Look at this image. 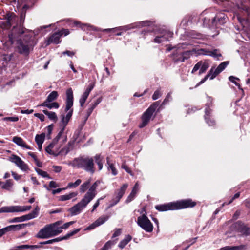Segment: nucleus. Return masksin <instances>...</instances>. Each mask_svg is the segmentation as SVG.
<instances>
[{
	"mask_svg": "<svg viewBox=\"0 0 250 250\" xmlns=\"http://www.w3.org/2000/svg\"><path fill=\"white\" fill-rule=\"evenodd\" d=\"M94 159L96 163H98V162H104V158L101 155V154H96L94 157Z\"/></svg>",
	"mask_w": 250,
	"mask_h": 250,
	"instance_id": "obj_54",
	"label": "nucleus"
},
{
	"mask_svg": "<svg viewBox=\"0 0 250 250\" xmlns=\"http://www.w3.org/2000/svg\"><path fill=\"white\" fill-rule=\"evenodd\" d=\"M209 56L215 58H217L221 56V54L218 52V50L214 49L213 51H209Z\"/></svg>",
	"mask_w": 250,
	"mask_h": 250,
	"instance_id": "obj_44",
	"label": "nucleus"
},
{
	"mask_svg": "<svg viewBox=\"0 0 250 250\" xmlns=\"http://www.w3.org/2000/svg\"><path fill=\"white\" fill-rule=\"evenodd\" d=\"M69 25L72 26H79L82 29H83V30H85L86 27H88V28H89L90 29L92 30H98L96 27H95L93 26L88 25L86 24H82L79 22L77 21H74L72 22Z\"/></svg>",
	"mask_w": 250,
	"mask_h": 250,
	"instance_id": "obj_23",
	"label": "nucleus"
},
{
	"mask_svg": "<svg viewBox=\"0 0 250 250\" xmlns=\"http://www.w3.org/2000/svg\"><path fill=\"white\" fill-rule=\"evenodd\" d=\"M37 237L42 239L48 238L54 236L50 225H46L37 234Z\"/></svg>",
	"mask_w": 250,
	"mask_h": 250,
	"instance_id": "obj_12",
	"label": "nucleus"
},
{
	"mask_svg": "<svg viewBox=\"0 0 250 250\" xmlns=\"http://www.w3.org/2000/svg\"><path fill=\"white\" fill-rule=\"evenodd\" d=\"M59 95L57 91H53L47 96L46 99L44 101L46 102H54L56 100Z\"/></svg>",
	"mask_w": 250,
	"mask_h": 250,
	"instance_id": "obj_32",
	"label": "nucleus"
},
{
	"mask_svg": "<svg viewBox=\"0 0 250 250\" xmlns=\"http://www.w3.org/2000/svg\"><path fill=\"white\" fill-rule=\"evenodd\" d=\"M13 212H24L27 210H29L31 208V206H13Z\"/></svg>",
	"mask_w": 250,
	"mask_h": 250,
	"instance_id": "obj_28",
	"label": "nucleus"
},
{
	"mask_svg": "<svg viewBox=\"0 0 250 250\" xmlns=\"http://www.w3.org/2000/svg\"><path fill=\"white\" fill-rule=\"evenodd\" d=\"M61 34L59 32L54 33L51 37H49L47 41V45H49L51 43L55 44H58L61 42L60 37Z\"/></svg>",
	"mask_w": 250,
	"mask_h": 250,
	"instance_id": "obj_20",
	"label": "nucleus"
},
{
	"mask_svg": "<svg viewBox=\"0 0 250 250\" xmlns=\"http://www.w3.org/2000/svg\"><path fill=\"white\" fill-rule=\"evenodd\" d=\"M59 187L58 184L55 181H51L49 183V187L51 188H56Z\"/></svg>",
	"mask_w": 250,
	"mask_h": 250,
	"instance_id": "obj_63",
	"label": "nucleus"
},
{
	"mask_svg": "<svg viewBox=\"0 0 250 250\" xmlns=\"http://www.w3.org/2000/svg\"><path fill=\"white\" fill-rule=\"evenodd\" d=\"M106 160H107V165H108V166H107L108 170H111L112 173L113 175H117V171L116 169L115 168V167H114V165L112 163H111L110 162L109 158L107 157Z\"/></svg>",
	"mask_w": 250,
	"mask_h": 250,
	"instance_id": "obj_34",
	"label": "nucleus"
},
{
	"mask_svg": "<svg viewBox=\"0 0 250 250\" xmlns=\"http://www.w3.org/2000/svg\"><path fill=\"white\" fill-rule=\"evenodd\" d=\"M39 208L38 207H36L35 209L33 210L31 213L26 214V217L27 220L35 218L36 217L38 214Z\"/></svg>",
	"mask_w": 250,
	"mask_h": 250,
	"instance_id": "obj_35",
	"label": "nucleus"
},
{
	"mask_svg": "<svg viewBox=\"0 0 250 250\" xmlns=\"http://www.w3.org/2000/svg\"><path fill=\"white\" fill-rule=\"evenodd\" d=\"M82 182V180L81 179H77L74 183L73 182H70L68 184L66 188L65 189L67 188H76L79 185H80V184Z\"/></svg>",
	"mask_w": 250,
	"mask_h": 250,
	"instance_id": "obj_38",
	"label": "nucleus"
},
{
	"mask_svg": "<svg viewBox=\"0 0 250 250\" xmlns=\"http://www.w3.org/2000/svg\"><path fill=\"white\" fill-rule=\"evenodd\" d=\"M39 106L46 107L50 109L53 108L58 109L60 106L59 104L57 102L46 101H44L42 104H41Z\"/></svg>",
	"mask_w": 250,
	"mask_h": 250,
	"instance_id": "obj_22",
	"label": "nucleus"
},
{
	"mask_svg": "<svg viewBox=\"0 0 250 250\" xmlns=\"http://www.w3.org/2000/svg\"><path fill=\"white\" fill-rule=\"evenodd\" d=\"M9 159L10 161L14 163L21 170L26 171L29 169L28 165L18 156L12 154Z\"/></svg>",
	"mask_w": 250,
	"mask_h": 250,
	"instance_id": "obj_10",
	"label": "nucleus"
},
{
	"mask_svg": "<svg viewBox=\"0 0 250 250\" xmlns=\"http://www.w3.org/2000/svg\"><path fill=\"white\" fill-rule=\"evenodd\" d=\"M89 94V93H88L87 92H86L85 91H84V93L83 94L81 98L79 100V103L80 104L81 106H83V105Z\"/></svg>",
	"mask_w": 250,
	"mask_h": 250,
	"instance_id": "obj_41",
	"label": "nucleus"
},
{
	"mask_svg": "<svg viewBox=\"0 0 250 250\" xmlns=\"http://www.w3.org/2000/svg\"><path fill=\"white\" fill-rule=\"evenodd\" d=\"M158 103L159 102L154 103L142 114L141 117L142 122L139 125L140 128H142L144 127L149 123L156 108L159 105Z\"/></svg>",
	"mask_w": 250,
	"mask_h": 250,
	"instance_id": "obj_5",
	"label": "nucleus"
},
{
	"mask_svg": "<svg viewBox=\"0 0 250 250\" xmlns=\"http://www.w3.org/2000/svg\"><path fill=\"white\" fill-rule=\"evenodd\" d=\"M173 33L169 31L165 30L160 31V35L156 36L154 39V42L157 43H162L169 40V39L172 37Z\"/></svg>",
	"mask_w": 250,
	"mask_h": 250,
	"instance_id": "obj_11",
	"label": "nucleus"
},
{
	"mask_svg": "<svg viewBox=\"0 0 250 250\" xmlns=\"http://www.w3.org/2000/svg\"><path fill=\"white\" fill-rule=\"evenodd\" d=\"M12 141L15 143L17 145L25 148L27 149H31V147L27 145L24 141L20 137L15 136L12 139Z\"/></svg>",
	"mask_w": 250,
	"mask_h": 250,
	"instance_id": "obj_19",
	"label": "nucleus"
},
{
	"mask_svg": "<svg viewBox=\"0 0 250 250\" xmlns=\"http://www.w3.org/2000/svg\"><path fill=\"white\" fill-rule=\"evenodd\" d=\"M175 210L192 208L196 206V203L190 199L181 200L174 202Z\"/></svg>",
	"mask_w": 250,
	"mask_h": 250,
	"instance_id": "obj_9",
	"label": "nucleus"
},
{
	"mask_svg": "<svg viewBox=\"0 0 250 250\" xmlns=\"http://www.w3.org/2000/svg\"><path fill=\"white\" fill-rule=\"evenodd\" d=\"M131 239L132 237L130 235H128L126 236L119 244V247L121 249H123L131 241Z\"/></svg>",
	"mask_w": 250,
	"mask_h": 250,
	"instance_id": "obj_31",
	"label": "nucleus"
},
{
	"mask_svg": "<svg viewBox=\"0 0 250 250\" xmlns=\"http://www.w3.org/2000/svg\"><path fill=\"white\" fill-rule=\"evenodd\" d=\"M91 181V179L89 178L86 181L83 182L80 187V191L81 193H84L87 190H89V188L93 184V183L90 186V184Z\"/></svg>",
	"mask_w": 250,
	"mask_h": 250,
	"instance_id": "obj_25",
	"label": "nucleus"
},
{
	"mask_svg": "<svg viewBox=\"0 0 250 250\" xmlns=\"http://www.w3.org/2000/svg\"><path fill=\"white\" fill-rule=\"evenodd\" d=\"M18 34L19 36L23 37L17 40L16 48L21 54L27 55L33 50L36 42L34 36L38 34L36 31L26 29L24 27H20Z\"/></svg>",
	"mask_w": 250,
	"mask_h": 250,
	"instance_id": "obj_2",
	"label": "nucleus"
},
{
	"mask_svg": "<svg viewBox=\"0 0 250 250\" xmlns=\"http://www.w3.org/2000/svg\"><path fill=\"white\" fill-rule=\"evenodd\" d=\"M59 33H60V34H61L62 36V35H64V36L68 35L70 33V32L68 30V29H63L61 31H59Z\"/></svg>",
	"mask_w": 250,
	"mask_h": 250,
	"instance_id": "obj_62",
	"label": "nucleus"
},
{
	"mask_svg": "<svg viewBox=\"0 0 250 250\" xmlns=\"http://www.w3.org/2000/svg\"><path fill=\"white\" fill-rule=\"evenodd\" d=\"M3 120L10 122H17L19 120V118L17 116L15 117H7L3 118Z\"/></svg>",
	"mask_w": 250,
	"mask_h": 250,
	"instance_id": "obj_50",
	"label": "nucleus"
},
{
	"mask_svg": "<svg viewBox=\"0 0 250 250\" xmlns=\"http://www.w3.org/2000/svg\"><path fill=\"white\" fill-rule=\"evenodd\" d=\"M137 224L147 232H151L153 231V225L148 217L145 214L138 217Z\"/></svg>",
	"mask_w": 250,
	"mask_h": 250,
	"instance_id": "obj_6",
	"label": "nucleus"
},
{
	"mask_svg": "<svg viewBox=\"0 0 250 250\" xmlns=\"http://www.w3.org/2000/svg\"><path fill=\"white\" fill-rule=\"evenodd\" d=\"M108 218L109 216L104 215L99 217L95 222H96V224H97L98 226H99L106 222L108 219Z\"/></svg>",
	"mask_w": 250,
	"mask_h": 250,
	"instance_id": "obj_39",
	"label": "nucleus"
},
{
	"mask_svg": "<svg viewBox=\"0 0 250 250\" xmlns=\"http://www.w3.org/2000/svg\"><path fill=\"white\" fill-rule=\"evenodd\" d=\"M128 187V185L127 184H124L120 189L117 190L115 192L114 197L112 199L111 203L108 207V208L113 207V206H114L119 203V202L120 201V200L125 194Z\"/></svg>",
	"mask_w": 250,
	"mask_h": 250,
	"instance_id": "obj_7",
	"label": "nucleus"
},
{
	"mask_svg": "<svg viewBox=\"0 0 250 250\" xmlns=\"http://www.w3.org/2000/svg\"><path fill=\"white\" fill-rule=\"evenodd\" d=\"M74 221H71V222H69L64 224L62 226H61V230L62 231V229H67L70 225L74 224Z\"/></svg>",
	"mask_w": 250,
	"mask_h": 250,
	"instance_id": "obj_59",
	"label": "nucleus"
},
{
	"mask_svg": "<svg viewBox=\"0 0 250 250\" xmlns=\"http://www.w3.org/2000/svg\"><path fill=\"white\" fill-rule=\"evenodd\" d=\"M62 224L61 221H57L54 223L49 224L54 236H56L62 232L60 225Z\"/></svg>",
	"mask_w": 250,
	"mask_h": 250,
	"instance_id": "obj_15",
	"label": "nucleus"
},
{
	"mask_svg": "<svg viewBox=\"0 0 250 250\" xmlns=\"http://www.w3.org/2000/svg\"><path fill=\"white\" fill-rule=\"evenodd\" d=\"M182 58L183 57H182V54L180 53L177 55H174V56L173 57V59H174V61L176 62H182L181 61V60H182V59H183Z\"/></svg>",
	"mask_w": 250,
	"mask_h": 250,
	"instance_id": "obj_58",
	"label": "nucleus"
},
{
	"mask_svg": "<svg viewBox=\"0 0 250 250\" xmlns=\"http://www.w3.org/2000/svg\"><path fill=\"white\" fill-rule=\"evenodd\" d=\"M121 233V229H115L114 232L113 234L112 237H116L119 236Z\"/></svg>",
	"mask_w": 250,
	"mask_h": 250,
	"instance_id": "obj_60",
	"label": "nucleus"
},
{
	"mask_svg": "<svg viewBox=\"0 0 250 250\" xmlns=\"http://www.w3.org/2000/svg\"><path fill=\"white\" fill-rule=\"evenodd\" d=\"M132 28H133V27L131 25H128L123 26H120L116 28L105 29L103 30V31L112 32V33H115V34L116 35V33H117L118 31H126Z\"/></svg>",
	"mask_w": 250,
	"mask_h": 250,
	"instance_id": "obj_17",
	"label": "nucleus"
},
{
	"mask_svg": "<svg viewBox=\"0 0 250 250\" xmlns=\"http://www.w3.org/2000/svg\"><path fill=\"white\" fill-rule=\"evenodd\" d=\"M201 61H199L195 65V66H194V67L192 70V73L195 72L196 71H197L198 70H200L201 65Z\"/></svg>",
	"mask_w": 250,
	"mask_h": 250,
	"instance_id": "obj_53",
	"label": "nucleus"
},
{
	"mask_svg": "<svg viewBox=\"0 0 250 250\" xmlns=\"http://www.w3.org/2000/svg\"><path fill=\"white\" fill-rule=\"evenodd\" d=\"M219 74L216 71L214 67H212L209 70L208 73L205 77V78L202 79L199 83V84L197 85H199L200 84L203 83L208 78H210V80L213 79L214 78L216 77Z\"/></svg>",
	"mask_w": 250,
	"mask_h": 250,
	"instance_id": "obj_18",
	"label": "nucleus"
},
{
	"mask_svg": "<svg viewBox=\"0 0 250 250\" xmlns=\"http://www.w3.org/2000/svg\"><path fill=\"white\" fill-rule=\"evenodd\" d=\"M66 99L64 111L66 113V114H62L60 115V130L56 137L55 141L60 139L62 142H66L67 141V135L64 134V132L66 126L71 118L73 112L72 107L73 105L74 98L73 91L71 88H68L66 90Z\"/></svg>",
	"mask_w": 250,
	"mask_h": 250,
	"instance_id": "obj_1",
	"label": "nucleus"
},
{
	"mask_svg": "<svg viewBox=\"0 0 250 250\" xmlns=\"http://www.w3.org/2000/svg\"><path fill=\"white\" fill-rule=\"evenodd\" d=\"M101 182L96 181L87 190L82 199L77 204L70 208L68 211L71 216H76L80 214L87 205L95 198L97 195L96 189Z\"/></svg>",
	"mask_w": 250,
	"mask_h": 250,
	"instance_id": "obj_3",
	"label": "nucleus"
},
{
	"mask_svg": "<svg viewBox=\"0 0 250 250\" xmlns=\"http://www.w3.org/2000/svg\"><path fill=\"white\" fill-rule=\"evenodd\" d=\"M94 86H95V83H93V82L89 84V85L88 86V87L86 88L85 91L89 94L90 92L91 91V90L93 89Z\"/></svg>",
	"mask_w": 250,
	"mask_h": 250,
	"instance_id": "obj_57",
	"label": "nucleus"
},
{
	"mask_svg": "<svg viewBox=\"0 0 250 250\" xmlns=\"http://www.w3.org/2000/svg\"><path fill=\"white\" fill-rule=\"evenodd\" d=\"M172 97L171 96V93H169L167 94L166 97L165 98L164 100L163 101L162 105H164L166 104H167L169 101H171L172 100Z\"/></svg>",
	"mask_w": 250,
	"mask_h": 250,
	"instance_id": "obj_49",
	"label": "nucleus"
},
{
	"mask_svg": "<svg viewBox=\"0 0 250 250\" xmlns=\"http://www.w3.org/2000/svg\"><path fill=\"white\" fill-rule=\"evenodd\" d=\"M13 185L14 183L12 180L8 179L7 180L6 182L2 184L1 186V188L9 191H13Z\"/></svg>",
	"mask_w": 250,
	"mask_h": 250,
	"instance_id": "obj_26",
	"label": "nucleus"
},
{
	"mask_svg": "<svg viewBox=\"0 0 250 250\" xmlns=\"http://www.w3.org/2000/svg\"><path fill=\"white\" fill-rule=\"evenodd\" d=\"M155 208L159 211H166L169 210H175L174 202L167 204L159 205L155 206Z\"/></svg>",
	"mask_w": 250,
	"mask_h": 250,
	"instance_id": "obj_14",
	"label": "nucleus"
},
{
	"mask_svg": "<svg viewBox=\"0 0 250 250\" xmlns=\"http://www.w3.org/2000/svg\"><path fill=\"white\" fill-rule=\"evenodd\" d=\"M229 80L232 83H234L236 86H238L240 88L239 84L236 81V80H239V79L234 76H231L229 78Z\"/></svg>",
	"mask_w": 250,
	"mask_h": 250,
	"instance_id": "obj_52",
	"label": "nucleus"
},
{
	"mask_svg": "<svg viewBox=\"0 0 250 250\" xmlns=\"http://www.w3.org/2000/svg\"><path fill=\"white\" fill-rule=\"evenodd\" d=\"M201 61V69L199 70V74L201 75L206 72L209 66V63L208 61L205 60L204 61Z\"/></svg>",
	"mask_w": 250,
	"mask_h": 250,
	"instance_id": "obj_30",
	"label": "nucleus"
},
{
	"mask_svg": "<svg viewBox=\"0 0 250 250\" xmlns=\"http://www.w3.org/2000/svg\"><path fill=\"white\" fill-rule=\"evenodd\" d=\"M36 171L38 174L42 176V177L48 178V179H50V177H49V175L47 174L46 172L43 171L40 169H37Z\"/></svg>",
	"mask_w": 250,
	"mask_h": 250,
	"instance_id": "obj_45",
	"label": "nucleus"
},
{
	"mask_svg": "<svg viewBox=\"0 0 250 250\" xmlns=\"http://www.w3.org/2000/svg\"><path fill=\"white\" fill-rule=\"evenodd\" d=\"M27 225V224H21L18 225H12L6 227L7 231L11 230H17L21 229Z\"/></svg>",
	"mask_w": 250,
	"mask_h": 250,
	"instance_id": "obj_27",
	"label": "nucleus"
},
{
	"mask_svg": "<svg viewBox=\"0 0 250 250\" xmlns=\"http://www.w3.org/2000/svg\"><path fill=\"white\" fill-rule=\"evenodd\" d=\"M80 229H75L74 230L67 234L65 236H64L62 238H57L53 239L51 240H49L46 241L41 243V244H52L54 242H59V241H61L63 239H67L69 238L70 236H72L73 235L78 233L80 231Z\"/></svg>",
	"mask_w": 250,
	"mask_h": 250,
	"instance_id": "obj_13",
	"label": "nucleus"
},
{
	"mask_svg": "<svg viewBox=\"0 0 250 250\" xmlns=\"http://www.w3.org/2000/svg\"><path fill=\"white\" fill-rule=\"evenodd\" d=\"M34 116L40 119L41 121H44V116L42 114L40 113H35L34 114Z\"/></svg>",
	"mask_w": 250,
	"mask_h": 250,
	"instance_id": "obj_64",
	"label": "nucleus"
},
{
	"mask_svg": "<svg viewBox=\"0 0 250 250\" xmlns=\"http://www.w3.org/2000/svg\"><path fill=\"white\" fill-rule=\"evenodd\" d=\"M122 168L125 169L128 173H129L130 175L133 176V174L131 170L128 167L127 165L126 164L125 162H124L121 166Z\"/></svg>",
	"mask_w": 250,
	"mask_h": 250,
	"instance_id": "obj_47",
	"label": "nucleus"
},
{
	"mask_svg": "<svg viewBox=\"0 0 250 250\" xmlns=\"http://www.w3.org/2000/svg\"><path fill=\"white\" fill-rule=\"evenodd\" d=\"M28 6H28L27 5L25 4L24 5V6L23 7L22 12V13L21 14V21L22 20H24V17H25V13H24V9H27L28 8Z\"/></svg>",
	"mask_w": 250,
	"mask_h": 250,
	"instance_id": "obj_61",
	"label": "nucleus"
},
{
	"mask_svg": "<svg viewBox=\"0 0 250 250\" xmlns=\"http://www.w3.org/2000/svg\"><path fill=\"white\" fill-rule=\"evenodd\" d=\"M74 163L78 167L82 168L91 174H93L95 172L94 160L92 157L78 158L74 160Z\"/></svg>",
	"mask_w": 250,
	"mask_h": 250,
	"instance_id": "obj_4",
	"label": "nucleus"
},
{
	"mask_svg": "<svg viewBox=\"0 0 250 250\" xmlns=\"http://www.w3.org/2000/svg\"><path fill=\"white\" fill-rule=\"evenodd\" d=\"M16 30V29H13L12 34L9 35V40L11 44H14L15 41V35L14 34Z\"/></svg>",
	"mask_w": 250,
	"mask_h": 250,
	"instance_id": "obj_51",
	"label": "nucleus"
},
{
	"mask_svg": "<svg viewBox=\"0 0 250 250\" xmlns=\"http://www.w3.org/2000/svg\"><path fill=\"white\" fill-rule=\"evenodd\" d=\"M42 112L45 115L48 116V118L50 120L53 121L54 122L57 121L58 117L56 114L55 112L49 111L47 110H43Z\"/></svg>",
	"mask_w": 250,
	"mask_h": 250,
	"instance_id": "obj_29",
	"label": "nucleus"
},
{
	"mask_svg": "<svg viewBox=\"0 0 250 250\" xmlns=\"http://www.w3.org/2000/svg\"><path fill=\"white\" fill-rule=\"evenodd\" d=\"M210 50L206 49H200L197 50L196 52L198 55H203L209 56Z\"/></svg>",
	"mask_w": 250,
	"mask_h": 250,
	"instance_id": "obj_43",
	"label": "nucleus"
},
{
	"mask_svg": "<svg viewBox=\"0 0 250 250\" xmlns=\"http://www.w3.org/2000/svg\"><path fill=\"white\" fill-rule=\"evenodd\" d=\"M194 51V50L193 49L192 51H187L181 53L182 54V57H183V59H182L181 61L182 62H185V60H188V58L190 57L191 53Z\"/></svg>",
	"mask_w": 250,
	"mask_h": 250,
	"instance_id": "obj_37",
	"label": "nucleus"
},
{
	"mask_svg": "<svg viewBox=\"0 0 250 250\" xmlns=\"http://www.w3.org/2000/svg\"><path fill=\"white\" fill-rule=\"evenodd\" d=\"M45 137V134L42 133L41 134H37L35 136V140L37 144H42Z\"/></svg>",
	"mask_w": 250,
	"mask_h": 250,
	"instance_id": "obj_33",
	"label": "nucleus"
},
{
	"mask_svg": "<svg viewBox=\"0 0 250 250\" xmlns=\"http://www.w3.org/2000/svg\"><path fill=\"white\" fill-rule=\"evenodd\" d=\"M139 189H140L139 184L138 182H137L135 183L134 186L133 187L131 193L127 197V198L125 201L126 203H128L130 202L135 198L137 193L139 191Z\"/></svg>",
	"mask_w": 250,
	"mask_h": 250,
	"instance_id": "obj_16",
	"label": "nucleus"
},
{
	"mask_svg": "<svg viewBox=\"0 0 250 250\" xmlns=\"http://www.w3.org/2000/svg\"><path fill=\"white\" fill-rule=\"evenodd\" d=\"M211 112V109L208 106H207L205 108V119L206 123L209 126H213L215 125V121L213 119H210V114Z\"/></svg>",
	"mask_w": 250,
	"mask_h": 250,
	"instance_id": "obj_21",
	"label": "nucleus"
},
{
	"mask_svg": "<svg viewBox=\"0 0 250 250\" xmlns=\"http://www.w3.org/2000/svg\"><path fill=\"white\" fill-rule=\"evenodd\" d=\"M56 140V137L54 139L52 143L50 144L45 148V151L49 154L57 156L62 151L58 152H55L54 149H59L61 146H62L66 142H62L61 139H58L57 141Z\"/></svg>",
	"mask_w": 250,
	"mask_h": 250,
	"instance_id": "obj_8",
	"label": "nucleus"
},
{
	"mask_svg": "<svg viewBox=\"0 0 250 250\" xmlns=\"http://www.w3.org/2000/svg\"><path fill=\"white\" fill-rule=\"evenodd\" d=\"M243 248L242 246H226L222 248L220 250H240Z\"/></svg>",
	"mask_w": 250,
	"mask_h": 250,
	"instance_id": "obj_42",
	"label": "nucleus"
},
{
	"mask_svg": "<svg viewBox=\"0 0 250 250\" xmlns=\"http://www.w3.org/2000/svg\"><path fill=\"white\" fill-rule=\"evenodd\" d=\"M162 95V93L159 89L156 90L154 94L152 95V99L153 100H156L159 98Z\"/></svg>",
	"mask_w": 250,
	"mask_h": 250,
	"instance_id": "obj_48",
	"label": "nucleus"
},
{
	"mask_svg": "<svg viewBox=\"0 0 250 250\" xmlns=\"http://www.w3.org/2000/svg\"><path fill=\"white\" fill-rule=\"evenodd\" d=\"M104 198H105V196H104L103 197H101L100 198H99L96 201V203L94 204V205L93 206V208H92V210H91L92 212L94 211L96 209V208L99 206V205L100 204V201L101 200L104 199Z\"/></svg>",
	"mask_w": 250,
	"mask_h": 250,
	"instance_id": "obj_55",
	"label": "nucleus"
},
{
	"mask_svg": "<svg viewBox=\"0 0 250 250\" xmlns=\"http://www.w3.org/2000/svg\"><path fill=\"white\" fill-rule=\"evenodd\" d=\"M13 206H4L0 208V213H13Z\"/></svg>",
	"mask_w": 250,
	"mask_h": 250,
	"instance_id": "obj_40",
	"label": "nucleus"
},
{
	"mask_svg": "<svg viewBox=\"0 0 250 250\" xmlns=\"http://www.w3.org/2000/svg\"><path fill=\"white\" fill-rule=\"evenodd\" d=\"M114 244V243L111 241H108L107 242L104 247L101 250H108L112 245Z\"/></svg>",
	"mask_w": 250,
	"mask_h": 250,
	"instance_id": "obj_46",
	"label": "nucleus"
},
{
	"mask_svg": "<svg viewBox=\"0 0 250 250\" xmlns=\"http://www.w3.org/2000/svg\"><path fill=\"white\" fill-rule=\"evenodd\" d=\"M228 64L229 62H224L220 63L219 66L215 69V70L218 72V73L219 74L225 69Z\"/></svg>",
	"mask_w": 250,
	"mask_h": 250,
	"instance_id": "obj_36",
	"label": "nucleus"
},
{
	"mask_svg": "<svg viewBox=\"0 0 250 250\" xmlns=\"http://www.w3.org/2000/svg\"><path fill=\"white\" fill-rule=\"evenodd\" d=\"M13 57L12 54L3 55L2 60L6 62L10 61Z\"/></svg>",
	"mask_w": 250,
	"mask_h": 250,
	"instance_id": "obj_56",
	"label": "nucleus"
},
{
	"mask_svg": "<svg viewBox=\"0 0 250 250\" xmlns=\"http://www.w3.org/2000/svg\"><path fill=\"white\" fill-rule=\"evenodd\" d=\"M77 192H71L67 194L61 195L59 197V200L62 201L69 200L76 197L78 195Z\"/></svg>",
	"mask_w": 250,
	"mask_h": 250,
	"instance_id": "obj_24",
	"label": "nucleus"
}]
</instances>
